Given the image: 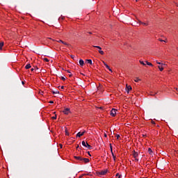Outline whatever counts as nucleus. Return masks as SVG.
I'll return each mask as SVG.
<instances>
[{
  "mask_svg": "<svg viewBox=\"0 0 178 178\" xmlns=\"http://www.w3.org/2000/svg\"><path fill=\"white\" fill-rule=\"evenodd\" d=\"M126 90H127V94H129V92H130V90H132V88H131V86L127 85Z\"/></svg>",
  "mask_w": 178,
  "mask_h": 178,
  "instance_id": "423d86ee",
  "label": "nucleus"
},
{
  "mask_svg": "<svg viewBox=\"0 0 178 178\" xmlns=\"http://www.w3.org/2000/svg\"><path fill=\"white\" fill-rule=\"evenodd\" d=\"M135 161H138V159H137V158H135Z\"/></svg>",
  "mask_w": 178,
  "mask_h": 178,
  "instance_id": "37998d69",
  "label": "nucleus"
},
{
  "mask_svg": "<svg viewBox=\"0 0 178 178\" xmlns=\"http://www.w3.org/2000/svg\"><path fill=\"white\" fill-rule=\"evenodd\" d=\"M65 136H69V132L67 131V129H65Z\"/></svg>",
  "mask_w": 178,
  "mask_h": 178,
  "instance_id": "bb28decb",
  "label": "nucleus"
},
{
  "mask_svg": "<svg viewBox=\"0 0 178 178\" xmlns=\"http://www.w3.org/2000/svg\"><path fill=\"white\" fill-rule=\"evenodd\" d=\"M106 173H108V170L100 171V172H97V175L99 176H105V175H106Z\"/></svg>",
  "mask_w": 178,
  "mask_h": 178,
  "instance_id": "f03ea898",
  "label": "nucleus"
},
{
  "mask_svg": "<svg viewBox=\"0 0 178 178\" xmlns=\"http://www.w3.org/2000/svg\"><path fill=\"white\" fill-rule=\"evenodd\" d=\"M67 73H70V70H67Z\"/></svg>",
  "mask_w": 178,
  "mask_h": 178,
  "instance_id": "de8ad7c7",
  "label": "nucleus"
},
{
  "mask_svg": "<svg viewBox=\"0 0 178 178\" xmlns=\"http://www.w3.org/2000/svg\"><path fill=\"white\" fill-rule=\"evenodd\" d=\"M115 176H116V177H119V176H121V175H119V173H117V174L115 175Z\"/></svg>",
  "mask_w": 178,
  "mask_h": 178,
  "instance_id": "2f4dec72",
  "label": "nucleus"
},
{
  "mask_svg": "<svg viewBox=\"0 0 178 178\" xmlns=\"http://www.w3.org/2000/svg\"><path fill=\"white\" fill-rule=\"evenodd\" d=\"M3 42H0V50L2 49V47H3Z\"/></svg>",
  "mask_w": 178,
  "mask_h": 178,
  "instance_id": "a211bd4d",
  "label": "nucleus"
},
{
  "mask_svg": "<svg viewBox=\"0 0 178 178\" xmlns=\"http://www.w3.org/2000/svg\"><path fill=\"white\" fill-rule=\"evenodd\" d=\"M61 80H63V81H65L66 80V78H65L64 76L61 77Z\"/></svg>",
  "mask_w": 178,
  "mask_h": 178,
  "instance_id": "c85d7f7f",
  "label": "nucleus"
},
{
  "mask_svg": "<svg viewBox=\"0 0 178 178\" xmlns=\"http://www.w3.org/2000/svg\"><path fill=\"white\" fill-rule=\"evenodd\" d=\"M74 158L78 161H83V158L81 156H74Z\"/></svg>",
  "mask_w": 178,
  "mask_h": 178,
  "instance_id": "f8f14e48",
  "label": "nucleus"
},
{
  "mask_svg": "<svg viewBox=\"0 0 178 178\" xmlns=\"http://www.w3.org/2000/svg\"><path fill=\"white\" fill-rule=\"evenodd\" d=\"M82 145L83 147H86V148H87L88 149H91L92 148V146L90 145L88 143H86V141L84 140L82 141Z\"/></svg>",
  "mask_w": 178,
  "mask_h": 178,
  "instance_id": "f257e3e1",
  "label": "nucleus"
},
{
  "mask_svg": "<svg viewBox=\"0 0 178 178\" xmlns=\"http://www.w3.org/2000/svg\"><path fill=\"white\" fill-rule=\"evenodd\" d=\"M86 133V131H83L82 133L81 132H79L76 134V137H81L82 136H84V134Z\"/></svg>",
  "mask_w": 178,
  "mask_h": 178,
  "instance_id": "0eeeda50",
  "label": "nucleus"
},
{
  "mask_svg": "<svg viewBox=\"0 0 178 178\" xmlns=\"http://www.w3.org/2000/svg\"><path fill=\"white\" fill-rule=\"evenodd\" d=\"M111 115L113 116V117H115L116 116V109L115 108H113L111 111Z\"/></svg>",
  "mask_w": 178,
  "mask_h": 178,
  "instance_id": "20e7f679",
  "label": "nucleus"
},
{
  "mask_svg": "<svg viewBox=\"0 0 178 178\" xmlns=\"http://www.w3.org/2000/svg\"><path fill=\"white\" fill-rule=\"evenodd\" d=\"M82 161L85 163H88V162H90V159L87 158H82Z\"/></svg>",
  "mask_w": 178,
  "mask_h": 178,
  "instance_id": "6e6552de",
  "label": "nucleus"
},
{
  "mask_svg": "<svg viewBox=\"0 0 178 178\" xmlns=\"http://www.w3.org/2000/svg\"><path fill=\"white\" fill-rule=\"evenodd\" d=\"M139 23H140V24H143V22H141V21H139Z\"/></svg>",
  "mask_w": 178,
  "mask_h": 178,
  "instance_id": "4c0bfd02",
  "label": "nucleus"
},
{
  "mask_svg": "<svg viewBox=\"0 0 178 178\" xmlns=\"http://www.w3.org/2000/svg\"><path fill=\"white\" fill-rule=\"evenodd\" d=\"M122 177V175H119V177H117V178H120Z\"/></svg>",
  "mask_w": 178,
  "mask_h": 178,
  "instance_id": "c03bdc74",
  "label": "nucleus"
},
{
  "mask_svg": "<svg viewBox=\"0 0 178 178\" xmlns=\"http://www.w3.org/2000/svg\"><path fill=\"white\" fill-rule=\"evenodd\" d=\"M52 119L54 120L56 119V115H55L54 117H52Z\"/></svg>",
  "mask_w": 178,
  "mask_h": 178,
  "instance_id": "72a5a7b5",
  "label": "nucleus"
},
{
  "mask_svg": "<svg viewBox=\"0 0 178 178\" xmlns=\"http://www.w3.org/2000/svg\"><path fill=\"white\" fill-rule=\"evenodd\" d=\"M140 65H143V66H145L144 61L140 60Z\"/></svg>",
  "mask_w": 178,
  "mask_h": 178,
  "instance_id": "b1692460",
  "label": "nucleus"
},
{
  "mask_svg": "<svg viewBox=\"0 0 178 178\" xmlns=\"http://www.w3.org/2000/svg\"><path fill=\"white\" fill-rule=\"evenodd\" d=\"M104 137H107V135H106V134H104Z\"/></svg>",
  "mask_w": 178,
  "mask_h": 178,
  "instance_id": "a18cd8bd",
  "label": "nucleus"
},
{
  "mask_svg": "<svg viewBox=\"0 0 178 178\" xmlns=\"http://www.w3.org/2000/svg\"><path fill=\"white\" fill-rule=\"evenodd\" d=\"M140 80H141V79H138V78H136V79L134 80V81H136V83H138V82L140 81Z\"/></svg>",
  "mask_w": 178,
  "mask_h": 178,
  "instance_id": "412c9836",
  "label": "nucleus"
},
{
  "mask_svg": "<svg viewBox=\"0 0 178 178\" xmlns=\"http://www.w3.org/2000/svg\"><path fill=\"white\" fill-rule=\"evenodd\" d=\"M146 62V64L148 65V66H154L153 65H152V63H149V62H148V61H145Z\"/></svg>",
  "mask_w": 178,
  "mask_h": 178,
  "instance_id": "dca6fc26",
  "label": "nucleus"
},
{
  "mask_svg": "<svg viewBox=\"0 0 178 178\" xmlns=\"http://www.w3.org/2000/svg\"><path fill=\"white\" fill-rule=\"evenodd\" d=\"M110 148H111V154H112V152H113V150L112 149V144H111V143H110Z\"/></svg>",
  "mask_w": 178,
  "mask_h": 178,
  "instance_id": "393cba45",
  "label": "nucleus"
},
{
  "mask_svg": "<svg viewBox=\"0 0 178 178\" xmlns=\"http://www.w3.org/2000/svg\"><path fill=\"white\" fill-rule=\"evenodd\" d=\"M72 76H73V74H70L69 75L70 77H72Z\"/></svg>",
  "mask_w": 178,
  "mask_h": 178,
  "instance_id": "79ce46f5",
  "label": "nucleus"
},
{
  "mask_svg": "<svg viewBox=\"0 0 178 178\" xmlns=\"http://www.w3.org/2000/svg\"><path fill=\"white\" fill-rule=\"evenodd\" d=\"M43 60H44V62H49V60H48L47 58H44Z\"/></svg>",
  "mask_w": 178,
  "mask_h": 178,
  "instance_id": "5701e85b",
  "label": "nucleus"
},
{
  "mask_svg": "<svg viewBox=\"0 0 178 178\" xmlns=\"http://www.w3.org/2000/svg\"><path fill=\"white\" fill-rule=\"evenodd\" d=\"M147 152H149V154L151 155L152 154V149L151 148H148Z\"/></svg>",
  "mask_w": 178,
  "mask_h": 178,
  "instance_id": "f3484780",
  "label": "nucleus"
},
{
  "mask_svg": "<svg viewBox=\"0 0 178 178\" xmlns=\"http://www.w3.org/2000/svg\"><path fill=\"white\" fill-rule=\"evenodd\" d=\"M49 104H54V101H50Z\"/></svg>",
  "mask_w": 178,
  "mask_h": 178,
  "instance_id": "c9c22d12",
  "label": "nucleus"
},
{
  "mask_svg": "<svg viewBox=\"0 0 178 178\" xmlns=\"http://www.w3.org/2000/svg\"><path fill=\"white\" fill-rule=\"evenodd\" d=\"M142 24H143V26H147L148 25V24L147 23H142Z\"/></svg>",
  "mask_w": 178,
  "mask_h": 178,
  "instance_id": "7c9ffc66",
  "label": "nucleus"
},
{
  "mask_svg": "<svg viewBox=\"0 0 178 178\" xmlns=\"http://www.w3.org/2000/svg\"><path fill=\"white\" fill-rule=\"evenodd\" d=\"M88 154L89 156H91V154H90V152H88Z\"/></svg>",
  "mask_w": 178,
  "mask_h": 178,
  "instance_id": "e433bc0d",
  "label": "nucleus"
},
{
  "mask_svg": "<svg viewBox=\"0 0 178 178\" xmlns=\"http://www.w3.org/2000/svg\"><path fill=\"white\" fill-rule=\"evenodd\" d=\"M65 88V86H61V89L63 90Z\"/></svg>",
  "mask_w": 178,
  "mask_h": 178,
  "instance_id": "a19ab883",
  "label": "nucleus"
},
{
  "mask_svg": "<svg viewBox=\"0 0 178 178\" xmlns=\"http://www.w3.org/2000/svg\"><path fill=\"white\" fill-rule=\"evenodd\" d=\"M86 63H89V65H92V60L91 59L86 60Z\"/></svg>",
  "mask_w": 178,
  "mask_h": 178,
  "instance_id": "9d476101",
  "label": "nucleus"
},
{
  "mask_svg": "<svg viewBox=\"0 0 178 178\" xmlns=\"http://www.w3.org/2000/svg\"><path fill=\"white\" fill-rule=\"evenodd\" d=\"M158 67H159L160 72H163V67H161V66H159V65Z\"/></svg>",
  "mask_w": 178,
  "mask_h": 178,
  "instance_id": "6ab92c4d",
  "label": "nucleus"
},
{
  "mask_svg": "<svg viewBox=\"0 0 178 178\" xmlns=\"http://www.w3.org/2000/svg\"><path fill=\"white\" fill-rule=\"evenodd\" d=\"M71 58H72V59H74V55H71Z\"/></svg>",
  "mask_w": 178,
  "mask_h": 178,
  "instance_id": "473e14b6",
  "label": "nucleus"
},
{
  "mask_svg": "<svg viewBox=\"0 0 178 178\" xmlns=\"http://www.w3.org/2000/svg\"><path fill=\"white\" fill-rule=\"evenodd\" d=\"M31 72H34V68L31 69Z\"/></svg>",
  "mask_w": 178,
  "mask_h": 178,
  "instance_id": "ea45409f",
  "label": "nucleus"
},
{
  "mask_svg": "<svg viewBox=\"0 0 178 178\" xmlns=\"http://www.w3.org/2000/svg\"><path fill=\"white\" fill-rule=\"evenodd\" d=\"M70 112V108H66L63 111V113H65V115H69Z\"/></svg>",
  "mask_w": 178,
  "mask_h": 178,
  "instance_id": "39448f33",
  "label": "nucleus"
},
{
  "mask_svg": "<svg viewBox=\"0 0 178 178\" xmlns=\"http://www.w3.org/2000/svg\"><path fill=\"white\" fill-rule=\"evenodd\" d=\"M152 124H155V122L153 120H152Z\"/></svg>",
  "mask_w": 178,
  "mask_h": 178,
  "instance_id": "f704fd0d",
  "label": "nucleus"
},
{
  "mask_svg": "<svg viewBox=\"0 0 178 178\" xmlns=\"http://www.w3.org/2000/svg\"><path fill=\"white\" fill-rule=\"evenodd\" d=\"M108 70H109L110 72H112V69H111L110 67H109V69H108Z\"/></svg>",
  "mask_w": 178,
  "mask_h": 178,
  "instance_id": "58836bf2",
  "label": "nucleus"
},
{
  "mask_svg": "<svg viewBox=\"0 0 178 178\" xmlns=\"http://www.w3.org/2000/svg\"><path fill=\"white\" fill-rule=\"evenodd\" d=\"M159 41H160L161 42H166V41L162 40V39H159Z\"/></svg>",
  "mask_w": 178,
  "mask_h": 178,
  "instance_id": "a878e982",
  "label": "nucleus"
},
{
  "mask_svg": "<svg viewBox=\"0 0 178 178\" xmlns=\"http://www.w3.org/2000/svg\"><path fill=\"white\" fill-rule=\"evenodd\" d=\"M113 155V158L114 159V161H116V156H115V154H113V152L111 153Z\"/></svg>",
  "mask_w": 178,
  "mask_h": 178,
  "instance_id": "aec40b11",
  "label": "nucleus"
},
{
  "mask_svg": "<svg viewBox=\"0 0 178 178\" xmlns=\"http://www.w3.org/2000/svg\"><path fill=\"white\" fill-rule=\"evenodd\" d=\"M79 65L81 66H84V60H83V59L79 60Z\"/></svg>",
  "mask_w": 178,
  "mask_h": 178,
  "instance_id": "9b49d317",
  "label": "nucleus"
},
{
  "mask_svg": "<svg viewBox=\"0 0 178 178\" xmlns=\"http://www.w3.org/2000/svg\"><path fill=\"white\" fill-rule=\"evenodd\" d=\"M151 95H155V94H154V93H152V94H151Z\"/></svg>",
  "mask_w": 178,
  "mask_h": 178,
  "instance_id": "8fccbe9b",
  "label": "nucleus"
},
{
  "mask_svg": "<svg viewBox=\"0 0 178 178\" xmlns=\"http://www.w3.org/2000/svg\"><path fill=\"white\" fill-rule=\"evenodd\" d=\"M79 145H77V147H76V149H79Z\"/></svg>",
  "mask_w": 178,
  "mask_h": 178,
  "instance_id": "49530a36",
  "label": "nucleus"
},
{
  "mask_svg": "<svg viewBox=\"0 0 178 178\" xmlns=\"http://www.w3.org/2000/svg\"><path fill=\"white\" fill-rule=\"evenodd\" d=\"M103 63H104V66H106V69H109V65H108V64H106V63H105V61H103Z\"/></svg>",
  "mask_w": 178,
  "mask_h": 178,
  "instance_id": "2eb2a0df",
  "label": "nucleus"
},
{
  "mask_svg": "<svg viewBox=\"0 0 178 178\" xmlns=\"http://www.w3.org/2000/svg\"><path fill=\"white\" fill-rule=\"evenodd\" d=\"M53 94H59V91L58 90H56V91H52Z\"/></svg>",
  "mask_w": 178,
  "mask_h": 178,
  "instance_id": "4be33fe9",
  "label": "nucleus"
},
{
  "mask_svg": "<svg viewBox=\"0 0 178 178\" xmlns=\"http://www.w3.org/2000/svg\"><path fill=\"white\" fill-rule=\"evenodd\" d=\"M156 63H157V65H162V66H163V65H165V64L161 63H159V62H158V61H156Z\"/></svg>",
  "mask_w": 178,
  "mask_h": 178,
  "instance_id": "cd10ccee",
  "label": "nucleus"
},
{
  "mask_svg": "<svg viewBox=\"0 0 178 178\" xmlns=\"http://www.w3.org/2000/svg\"><path fill=\"white\" fill-rule=\"evenodd\" d=\"M117 137V140H119V138H120V135H116Z\"/></svg>",
  "mask_w": 178,
  "mask_h": 178,
  "instance_id": "c756f323",
  "label": "nucleus"
},
{
  "mask_svg": "<svg viewBox=\"0 0 178 178\" xmlns=\"http://www.w3.org/2000/svg\"><path fill=\"white\" fill-rule=\"evenodd\" d=\"M94 48H97V49H99V54H100L101 55H104V51H102V48H101V47L99 46H93Z\"/></svg>",
  "mask_w": 178,
  "mask_h": 178,
  "instance_id": "7ed1b4c3",
  "label": "nucleus"
},
{
  "mask_svg": "<svg viewBox=\"0 0 178 178\" xmlns=\"http://www.w3.org/2000/svg\"><path fill=\"white\" fill-rule=\"evenodd\" d=\"M31 67V65L30 64H27L26 66H25V69L28 70V69H30Z\"/></svg>",
  "mask_w": 178,
  "mask_h": 178,
  "instance_id": "4468645a",
  "label": "nucleus"
},
{
  "mask_svg": "<svg viewBox=\"0 0 178 178\" xmlns=\"http://www.w3.org/2000/svg\"><path fill=\"white\" fill-rule=\"evenodd\" d=\"M57 42H61L62 44H64V45H67V43L63 42L62 40H58Z\"/></svg>",
  "mask_w": 178,
  "mask_h": 178,
  "instance_id": "ddd939ff",
  "label": "nucleus"
},
{
  "mask_svg": "<svg viewBox=\"0 0 178 178\" xmlns=\"http://www.w3.org/2000/svg\"><path fill=\"white\" fill-rule=\"evenodd\" d=\"M133 156L134 158H137V156H138V153L134 150Z\"/></svg>",
  "mask_w": 178,
  "mask_h": 178,
  "instance_id": "1a4fd4ad",
  "label": "nucleus"
},
{
  "mask_svg": "<svg viewBox=\"0 0 178 178\" xmlns=\"http://www.w3.org/2000/svg\"><path fill=\"white\" fill-rule=\"evenodd\" d=\"M22 84H24V81H22Z\"/></svg>",
  "mask_w": 178,
  "mask_h": 178,
  "instance_id": "09e8293b",
  "label": "nucleus"
}]
</instances>
